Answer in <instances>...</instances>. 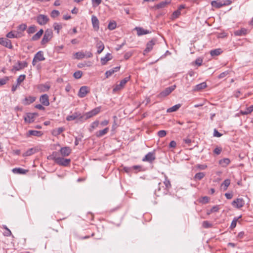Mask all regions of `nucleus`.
<instances>
[{"instance_id": "nucleus-60", "label": "nucleus", "mask_w": 253, "mask_h": 253, "mask_svg": "<svg viewBox=\"0 0 253 253\" xmlns=\"http://www.w3.org/2000/svg\"><path fill=\"white\" fill-rule=\"evenodd\" d=\"M221 151H222V149L221 148L216 147L214 149L213 152L214 154H215L216 155H219L221 153Z\"/></svg>"}, {"instance_id": "nucleus-9", "label": "nucleus", "mask_w": 253, "mask_h": 253, "mask_svg": "<svg viewBox=\"0 0 253 253\" xmlns=\"http://www.w3.org/2000/svg\"><path fill=\"white\" fill-rule=\"evenodd\" d=\"M0 44L9 49H11L13 47L11 41L7 39L3 38H0Z\"/></svg>"}, {"instance_id": "nucleus-35", "label": "nucleus", "mask_w": 253, "mask_h": 253, "mask_svg": "<svg viewBox=\"0 0 253 253\" xmlns=\"http://www.w3.org/2000/svg\"><path fill=\"white\" fill-rule=\"evenodd\" d=\"M230 184V180L229 179H225L221 184V187L224 190H227L228 187Z\"/></svg>"}, {"instance_id": "nucleus-14", "label": "nucleus", "mask_w": 253, "mask_h": 253, "mask_svg": "<svg viewBox=\"0 0 253 253\" xmlns=\"http://www.w3.org/2000/svg\"><path fill=\"white\" fill-rule=\"evenodd\" d=\"M249 31L245 28H242L240 30H237L234 31V34L235 36H245L247 35Z\"/></svg>"}, {"instance_id": "nucleus-17", "label": "nucleus", "mask_w": 253, "mask_h": 253, "mask_svg": "<svg viewBox=\"0 0 253 253\" xmlns=\"http://www.w3.org/2000/svg\"><path fill=\"white\" fill-rule=\"evenodd\" d=\"M130 77H127L123 79L121 81L120 84H117L115 88L114 89V90H119L122 87H123L126 84V83L129 80Z\"/></svg>"}, {"instance_id": "nucleus-40", "label": "nucleus", "mask_w": 253, "mask_h": 253, "mask_svg": "<svg viewBox=\"0 0 253 253\" xmlns=\"http://www.w3.org/2000/svg\"><path fill=\"white\" fill-rule=\"evenodd\" d=\"M99 124V122L98 121H95L93 122V123H92L90 125V128L89 129V131L91 132L93 129L98 127Z\"/></svg>"}, {"instance_id": "nucleus-12", "label": "nucleus", "mask_w": 253, "mask_h": 253, "mask_svg": "<svg viewBox=\"0 0 253 253\" xmlns=\"http://www.w3.org/2000/svg\"><path fill=\"white\" fill-rule=\"evenodd\" d=\"M155 153L154 152H149L143 158L142 161L144 162H148L152 163L155 160Z\"/></svg>"}, {"instance_id": "nucleus-34", "label": "nucleus", "mask_w": 253, "mask_h": 253, "mask_svg": "<svg viewBox=\"0 0 253 253\" xmlns=\"http://www.w3.org/2000/svg\"><path fill=\"white\" fill-rule=\"evenodd\" d=\"M230 163V160L228 158H224L219 161V164L223 167H226Z\"/></svg>"}, {"instance_id": "nucleus-2", "label": "nucleus", "mask_w": 253, "mask_h": 253, "mask_svg": "<svg viewBox=\"0 0 253 253\" xmlns=\"http://www.w3.org/2000/svg\"><path fill=\"white\" fill-rule=\"evenodd\" d=\"M53 37V32L51 29H47L45 30L42 39L41 41V44L44 45L47 43Z\"/></svg>"}, {"instance_id": "nucleus-64", "label": "nucleus", "mask_w": 253, "mask_h": 253, "mask_svg": "<svg viewBox=\"0 0 253 253\" xmlns=\"http://www.w3.org/2000/svg\"><path fill=\"white\" fill-rule=\"evenodd\" d=\"M85 57L86 58H90L92 56V54L90 51H85L84 53Z\"/></svg>"}, {"instance_id": "nucleus-37", "label": "nucleus", "mask_w": 253, "mask_h": 253, "mask_svg": "<svg viewBox=\"0 0 253 253\" xmlns=\"http://www.w3.org/2000/svg\"><path fill=\"white\" fill-rule=\"evenodd\" d=\"M117 27V23L115 21H110L108 25V28L110 30H114Z\"/></svg>"}, {"instance_id": "nucleus-13", "label": "nucleus", "mask_w": 253, "mask_h": 253, "mask_svg": "<svg viewBox=\"0 0 253 253\" xmlns=\"http://www.w3.org/2000/svg\"><path fill=\"white\" fill-rule=\"evenodd\" d=\"M37 114L36 113H27L26 116L24 117L25 122L27 123H33L35 121V118Z\"/></svg>"}, {"instance_id": "nucleus-48", "label": "nucleus", "mask_w": 253, "mask_h": 253, "mask_svg": "<svg viewBox=\"0 0 253 253\" xmlns=\"http://www.w3.org/2000/svg\"><path fill=\"white\" fill-rule=\"evenodd\" d=\"M8 80V77H4L3 78L0 79V86L5 84Z\"/></svg>"}, {"instance_id": "nucleus-45", "label": "nucleus", "mask_w": 253, "mask_h": 253, "mask_svg": "<svg viewBox=\"0 0 253 253\" xmlns=\"http://www.w3.org/2000/svg\"><path fill=\"white\" fill-rule=\"evenodd\" d=\"M26 78V76L25 75H20L17 79V84L19 85L24 81V80Z\"/></svg>"}, {"instance_id": "nucleus-58", "label": "nucleus", "mask_w": 253, "mask_h": 253, "mask_svg": "<svg viewBox=\"0 0 253 253\" xmlns=\"http://www.w3.org/2000/svg\"><path fill=\"white\" fill-rule=\"evenodd\" d=\"M167 4L166 1H162L157 4V7L159 8L164 7Z\"/></svg>"}, {"instance_id": "nucleus-29", "label": "nucleus", "mask_w": 253, "mask_h": 253, "mask_svg": "<svg viewBox=\"0 0 253 253\" xmlns=\"http://www.w3.org/2000/svg\"><path fill=\"white\" fill-rule=\"evenodd\" d=\"M253 111V105H251L250 107L247 108L245 110H241L240 113L243 115H246L250 114Z\"/></svg>"}, {"instance_id": "nucleus-59", "label": "nucleus", "mask_w": 253, "mask_h": 253, "mask_svg": "<svg viewBox=\"0 0 253 253\" xmlns=\"http://www.w3.org/2000/svg\"><path fill=\"white\" fill-rule=\"evenodd\" d=\"M196 167L200 169L204 170L207 168V166L206 165L198 164Z\"/></svg>"}, {"instance_id": "nucleus-8", "label": "nucleus", "mask_w": 253, "mask_h": 253, "mask_svg": "<svg viewBox=\"0 0 253 253\" xmlns=\"http://www.w3.org/2000/svg\"><path fill=\"white\" fill-rule=\"evenodd\" d=\"M156 42V40L155 39H152L150 41H149L147 43L146 47L144 50V54H145L151 51L153 49V46L155 44Z\"/></svg>"}, {"instance_id": "nucleus-42", "label": "nucleus", "mask_w": 253, "mask_h": 253, "mask_svg": "<svg viewBox=\"0 0 253 253\" xmlns=\"http://www.w3.org/2000/svg\"><path fill=\"white\" fill-rule=\"evenodd\" d=\"M53 28L54 29L57 31V34H59V31L62 28V26L61 24H59L58 23H54L53 24Z\"/></svg>"}, {"instance_id": "nucleus-5", "label": "nucleus", "mask_w": 253, "mask_h": 253, "mask_svg": "<svg viewBox=\"0 0 253 253\" xmlns=\"http://www.w3.org/2000/svg\"><path fill=\"white\" fill-rule=\"evenodd\" d=\"M100 110L101 108L100 107H98L88 112H86L84 115V116L85 117V119L87 120L89 118L92 117L96 115L100 112Z\"/></svg>"}, {"instance_id": "nucleus-50", "label": "nucleus", "mask_w": 253, "mask_h": 253, "mask_svg": "<svg viewBox=\"0 0 253 253\" xmlns=\"http://www.w3.org/2000/svg\"><path fill=\"white\" fill-rule=\"evenodd\" d=\"M3 228L5 229V231L3 232V235L5 236H9L11 234L10 230L8 229L5 225H3Z\"/></svg>"}, {"instance_id": "nucleus-15", "label": "nucleus", "mask_w": 253, "mask_h": 253, "mask_svg": "<svg viewBox=\"0 0 253 253\" xmlns=\"http://www.w3.org/2000/svg\"><path fill=\"white\" fill-rule=\"evenodd\" d=\"M79 118L81 120L83 118V116L81 115V114L79 112H75L71 115H69L66 117V120L68 121H71L76 120V119Z\"/></svg>"}, {"instance_id": "nucleus-49", "label": "nucleus", "mask_w": 253, "mask_h": 253, "mask_svg": "<svg viewBox=\"0 0 253 253\" xmlns=\"http://www.w3.org/2000/svg\"><path fill=\"white\" fill-rule=\"evenodd\" d=\"M181 14V11L177 9L174 11L172 15V18L175 19L179 17V16Z\"/></svg>"}, {"instance_id": "nucleus-27", "label": "nucleus", "mask_w": 253, "mask_h": 253, "mask_svg": "<svg viewBox=\"0 0 253 253\" xmlns=\"http://www.w3.org/2000/svg\"><path fill=\"white\" fill-rule=\"evenodd\" d=\"M42 135V132L40 131L30 130L28 132V136L33 135L36 136H41Z\"/></svg>"}, {"instance_id": "nucleus-62", "label": "nucleus", "mask_w": 253, "mask_h": 253, "mask_svg": "<svg viewBox=\"0 0 253 253\" xmlns=\"http://www.w3.org/2000/svg\"><path fill=\"white\" fill-rule=\"evenodd\" d=\"M222 136V134L219 133L216 129L213 131V136L219 137Z\"/></svg>"}, {"instance_id": "nucleus-46", "label": "nucleus", "mask_w": 253, "mask_h": 253, "mask_svg": "<svg viewBox=\"0 0 253 253\" xmlns=\"http://www.w3.org/2000/svg\"><path fill=\"white\" fill-rule=\"evenodd\" d=\"M83 75V72L81 71H78L74 73V77L75 79H80Z\"/></svg>"}, {"instance_id": "nucleus-16", "label": "nucleus", "mask_w": 253, "mask_h": 253, "mask_svg": "<svg viewBox=\"0 0 253 253\" xmlns=\"http://www.w3.org/2000/svg\"><path fill=\"white\" fill-rule=\"evenodd\" d=\"M71 149L69 147H62L60 150V153L62 157L68 156L71 153Z\"/></svg>"}, {"instance_id": "nucleus-21", "label": "nucleus", "mask_w": 253, "mask_h": 253, "mask_svg": "<svg viewBox=\"0 0 253 253\" xmlns=\"http://www.w3.org/2000/svg\"><path fill=\"white\" fill-rule=\"evenodd\" d=\"M97 41L96 47L97 48V52L98 54H100L104 49V45L103 43L101 41H98V38H95Z\"/></svg>"}, {"instance_id": "nucleus-23", "label": "nucleus", "mask_w": 253, "mask_h": 253, "mask_svg": "<svg viewBox=\"0 0 253 253\" xmlns=\"http://www.w3.org/2000/svg\"><path fill=\"white\" fill-rule=\"evenodd\" d=\"M50 86L47 84H41L38 85V88L41 92H46L47 91Z\"/></svg>"}, {"instance_id": "nucleus-25", "label": "nucleus", "mask_w": 253, "mask_h": 253, "mask_svg": "<svg viewBox=\"0 0 253 253\" xmlns=\"http://www.w3.org/2000/svg\"><path fill=\"white\" fill-rule=\"evenodd\" d=\"M35 100V97L33 96H28L27 97L25 98V99L23 100L22 103L24 105H29Z\"/></svg>"}, {"instance_id": "nucleus-55", "label": "nucleus", "mask_w": 253, "mask_h": 253, "mask_svg": "<svg viewBox=\"0 0 253 253\" xmlns=\"http://www.w3.org/2000/svg\"><path fill=\"white\" fill-rule=\"evenodd\" d=\"M167 134L166 131L164 130H161L158 132V135L160 137H163L166 136Z\"/></svg>"}, {"instance_id": "nucleus-3", "label": "nucleus", "mask_w": 253, "mask_h": 253, "mask_svg": "<svg viewBox=\"0 0 253 253\" xmlns=\"http://www.w3.org/2000/svg\"><path fill=\"white\" fill-rule=\"evenodd\" d=\"M28 66V63L26 61H18L16 65L13 66L11 71L15 72L20 71Z\"/></svg>"}, {"instance_id": "nucleus-56", "label": "nucleus", "mask_w": 253, "mask_h": 253, "mask_svg": "<svg viewBox=\"0 0 253 253\" xmlns=\"http://www.w3.org/2000/svg\"><path fill=\"white\" fill-rule=\"evenodd\" d=\"M93 6L99 5L102 2V0H91Z\"/></svg>"}, {"instance_id": "nucleus-26", "label": "nucleus", "mask_w": 253, "mask_h": 253, "mask_svg": "<svg viewBox=\"0 0 253 253\" xmlns=\"http://www.w3.org/2000/svg\"><path fill=\"white\" fill-rule=\"evenodd\" d=\"M43 33V30L42 29H41L32 37L31 40L33 41H38L40 39Z\"/></svg>"}, {"instance_id": "nucleus-1", "label": "nucleus", "mask_w": 253, "mask_h": 253, "mask_svg": "<svg viewBox=\"0 0 253 253\" xmlns=\"http://www.w3.org/2000/svg\"><path fill=\"white\" fill-rule=\"evenodd\" d=\"M56 155L57 154L56 152H53L51 155V157L52 160L54 161L55 163L64 167H67L69 165L71 162V159L57 157Z\"/></svg>"}, {"instance_id": "nucleus-6", "label": "nucleus", "mask_w": 253, "mask_h": 253, "mask_svg": "<svg viewBox=\"0 0 253 253\" xmlns=\"http://www.w3.org/2000/svg\"><path fill=\"white\" fill-rule=\"evenodd\" d=\"M49 21V18L47 16L40 14L37 17V22L40 25H45Z\"/></svg>"}, {"instance_id": "nucleus-7", "label": "nucleus", "mask_w": 253, "mask_h": 253, "mask_svg": "<svg viewBox=\"0 0 253 253\" xmlns=\"http://www.w3.org/2000/svg\"><path fill=\"white\" fill-rule=\"evenodd\" d=\"M176 85H175L167 87L160 93L159 96L161 97L167 96V95H169L172 91H173Z\"/></svg>"}, {"instance_id": "nucleus-28", "label": "nucleus", "mask_w": 253, "mask_h": 253, "mask_svg": "<svg viewBox=\"0 0 253 253\" xmlns=\"http://www.w3.org/2000/svg\"><path fill=\"white\" fill-rule=\"evenodd\" d=\"M207 87V84L206 82H203L202 83H200L196 86H195L193 90L194 91H198L202 89H204Z\"/></svg>"}, {"instance_id": "nucleus-43", "label": "nucleus", "mask_w": 253, "mask_h": 253, "mask_svg": "<svg viewBox=\"0 0 253 253\" xmlns=\"http://www.w3.org/2000/svg\"><path fill=\"white\" fill-rule=\"evenodd\" d=\"M241 217V216H240L239 217H234L233 220H232V222H231V224L230 225V228L233 229H234L236 226V225H237V222L238 221V220Z\"/></svg>"}, {"instance_id": "nucleus-54", "label": "nucleus", "mask_w": 253, "mask_h": 253, "mask_svg": "<svg viewBox=\"0 0 253 253\" xmlns=\"http://www.w3.org/2000/svg\"><path fill=\"white\" fill-rule=\"evenodd\" d=\"M115 73V69H110V70L107 71L105 73L106 78H108L111 76L113 74Z\"/></svg>"}, {"instance_id": "nucleus-63", "label": "nucleus", "mask_w": 253, "mask_h": 253, "mask_svg": "<svg viewBox=\"0 0 253 253\" xmlns=\"http://www.w3.org/2000/svg\"><path fill=\"white\" fill-rule=\"evenodd\" d=\"M195 64L198 66H200L202 65L203 62V60L202 59L198 58L195 60Z\"/></svg>"}, {"instance_id": "nucleus-20", "label": "nucleus", "mask_w": 253, "mask_h": 253, "mask_svg": "<svg viewBox=\"0 0 253 253\" xmlns=\"http://www.w3.org/2000/svg\"><path fill=\"white\" fill-rule=\"evenodd\" d=\"M109 128L108 127H106L102 130L97 131L95 132V135L97 137L100 138L109 132Z\"/></svg>"}, {"instance_id": "nucleus-30", "label": "nucleus", "mask_w": 253, "mask_h": 253, "mask_svg": "<svg viewBox=\"0 0 253 253\" xmlns=\"http://www.w3.org/2000/svg\"><path fill=\"white\" fill-rule=\"evenodd\" d=\"M181 106V105L180 104H176V105L172 106L171 107L168 108L167 110V113H171V112H175V111H177L180 108Z\"/></svg>"}, {"instance_id": "nucleus-11", "label": "nucleus", "mask_w": 253, "mask_h": 253, "mask_svg": "<svg viewBox=\"0 0 253 253\" xmlns=\"http://www.w3.org/2000/svg\"><path fill=\"white\" fill-rule=\"evenodd\" d=\"M91 23L94 30L96 31H98L99 28V21L96 16L92 15Z\"/></svg>"}, {"instance_id": "nucleus-51", "label": "nucleus", "mask_w": 253, "mask_h": 253, "mask_svg": "<svg viewBox=\"0 0 253 253\" xmlns=\"http://www.w3.org/2000/svg\"><path fill=\"white\" fill-rule=\"evenodd\" d=\"M60 14V12L58 10H53L51 11V16L52 17V18H56L58 16H59Z\"/></svg>"}, {"instance_id": "nucleus-31", "label": "nucleus", "mask_w": 253, "mask_h": 253, "mask_svg": "<svg viewBox=\"0 0 253 253\" xmlns=\"http://www.w3.org/2000/svg\"><path fill=\"white\" fill-rule=\"evenodd\" d=\"M12 171L14 173L25 174L28 171V170L18 168L13 169Z\"/></svg>"}, {"instance_id": "nucleus-19", "label": "nucleus", "mask_w": 253, "mask_h": 253, "mask_svg": "<svg viewBox=\"0 0 253 253\" xmlns=\"http://www.w3.org/2000/svg\"><path fill=\"white\" fill-rule=\"evenodd\" d=\"M40 100L41 103L44 106H47L49 105L48 96L46 94L42 95L40 97Z\"/></svg>"}, {"instance_id": "nucleus-38", "label": "nucleus", "mask_w": 253, "mask_h": 253, "mask_svg": "<svg viewBox=\"0 0 253 253\" xmlns=\"http://www.w3.org/2000/svg\"><path fill=\"white\" fill-rule=\"evenodd\" d=\"M37 30V27L35 25L30 26L27 29V32L28 34H32L34 33Z\"/></svg>"}, {"instance_id": "nucleus-22", "label": "nucleus", "mask_w": 253, "mask_h": 253, "mask_svg": "<svg viewBox=\"0 0 253 253\" xmlns=\"http://www.w3.org/2000/svg\"><path fill=\"white\" fill-rule=\"evenodd\" d=\"M34 57L37 59V60L38 62L44 61L45 60V58L43 55V52L42 51H38L35 55Z\"/></svg>"}, {"instance_id": "nucleus-41", "label": "nucleus", "mask_w": 253, "mask_h": 253, "mask_svg": "<svg viewBox=\"0 0 253 253\" xmlns=\"http://www.w3.org/2000/svg\"><path fill=\"white\" fill-rule=\"evenodd\" d=\"M75 58L77 59H81L85 58L84 53L83 52H77L75 54Z\"/></svg>"}, {"instance_id": "nucleus-47", "label": "nucleus", "mask_w": 253, "mask_h": 253, "mask_svg": "<svg viewBox=\"0 0 253 253\" xmlns=\"http://www.w3.org/2000/svg\"><path fill=\"white\" fill-rule=\"evenodd\" d=\"M35 152V150L33 148L29 149L24 154L23 156H29L33 154Z\"/></svg>"}, {"instance_id": "nucleus-33", "label": "nucleus", "mask_w": 253, "mask_h": 253, "mask_svg": "<svg viewBox=\"0 0 253 253\" xmlns=\"http://www.w3.org/2000/svg\"><path fill=\"white\" fill-rule=\"evenodd\" d=\"M211 4L213 7L219 8L224 6L222 1H217L216 0H213L211 2Z\"/></svg>"}, {"instance_id": "nucleus-24", "label": "nucleus", "mask_w": 253, "mask_h": 253, "mask_svg": "<svg viewBox=\"0 0 253 253\" xmlns=\"http://www.w3.org/2000/svg\"><path fill=\"white\" fill-rule=\"evenodd\" d=\"M112 58L111 54L110 53H107L105 57H102L101 58V63L102 65H104L106 64V63L111 60Z\"/></svg>"}, {"instance_id": "nucleus-4", "label": "nucleus", "mask_w": 253, "mask_h": 253, "mask_svg": "<svg viewBox=\"0 0 253 253\" xmlns=\"http://www.w3.org/2000/svg\"><path fill=\"white\" fill-rule=\"evenodd\" d=\"M232 206L237 209H240L244 206L245 202L244 200L242 198H237L232 201L231 203Z\"/></svg>"}, {"instance_id": "nucleus-61", "label": "nucleus", "mask_w": 253, "mask_h": 253, "mask_svg": "<svg viewBox=\"0 0 253 253\" xmlns=\"http://www.w3.org/2000/svg\"><path fill=\"white\" fill-rule=\"evenodd\" d=\"M219 210V206L216 205L213 206L211 209V212H215L218 211Z\"/></svg>"}, {"instance_id": "nucleus-32", "label": "nucleus", "mask_w": 253, "mask_h": 253, "mask_svg": "<svg viewBox=\"0 0 253 253\" xmlns=\"http://www.w3.org/2000/svg\"><path fill=\"white\" fill-rule=\"evenodd\" d=\"M64 130L65 128L63 127L55 128L52 131V134L55 136H58L61 134Z\"/></svg>"}, {"instance_id": "nucleus-57", "label": "nucleus", "mask_w": 253, "mask_h": 253, "mask_svg": "<svg viewBox=\"0 0 253 253\" xmlns=\"http://www.w3.org/2000/svg\"><path fill=\"white\" fill-rule=\"evenodd\" d=\"M203 226L206 228H208L211 227V224L208 221H204L203 222Z\"/></svg>"}, {"instance_id": "nucleus-53", "label": "nucleus", "mask_w": 253, "mask_h": 253, "mask_svg": "<svg viewBox=\"0 0 253 253\" xmlns=\"http://www.w3.org/2000/svg\"><path fill=\"white\" fill-rule=\"evenodd\" d=\"M6 37L8 38H17V35L15 34L12 31H11L6 34Z\"/></svg>"}, {"instance_id": "nucleus-36", "label": "nucleus", "mask_w": 253, "mask_h": 253, "mask_svg": "<svg viewBox=\"0 0 253 253\" xmlns=\"http://www.w3.org/2000/svg\"><path fill=\"white\" fill-rule=\"evenodd\" d=\"M222 52V50L220 48H217L215 49L214 50H211L210 51V54L211 56H218Z\"/></svg>"}, {"instance_id": "nucleus-52", "label": "nucleus", "mask_w": 253, "mask_h": 253, "mask_svg": "<svg viewBox=\"0 0 253 253\" xmlns=\"http://www.w3.org/2000/svg\"><path fill=\"white\" fill-rule=\"evenodd\" d=\"M27 28V25L26 24H22L18 26V30H19L21 32L24 31Z\"/></svg>"}, {"instance_id": "nucleus-39", "label": "nucleus", "mask_w": 253, "mask_h": 253, "mask_svg": "<svg viewBox=\"0 0 253 253\" xmlns=\"http://www.w3.org/2000/svg\"><path fill=\"white\" fill-rule=\"evenodd\" d=\"M164 184L166 186V188L169 190L171 188V184L170 181L168 179L167 176L165 175V180L164 181Z\"/></svg>"}, {"instance_id": "nucleus-18", "label": "nucleus", "mask_w": 253, "mask_h": 253, "mask_svg": "<svg viewBox=\"0 0 253 253\" xmlns=\"http://www.w3.org/2000/svg\"><path fill=\"white\" fill-rule=\"evenodd\" d=\"M137 31V34L138 36H141L144 35L151 33V31L147 30H145L143 28L136 27L134 29Z\"/></svg>"}, {"instance_id": "nucleus-10", "label": "nucleus", "mask_w": 253, "mask_h": 253, "mask_svg": "<svg viewBox=\"0 0 253 253\" xmlns=\"http://www.w3.org/2000/svg\"><path fill=\"white\" fill-rule=\"evenodd\" d=\"M88 92L89 89L88 87L86 86H83L80 88L78 92V96L80 98L84 97Z\"/></svg>"}, {"instance_id": "nucleus-44", "label": "nucleus", "mask_w": 253, "mask_h": 253, "mask_svg": "<svg viewBox=\"0 0 253 253\" xmlns=\"http://www.w3.org/2000/svg\"><path fill=\"white\" fill-rule=\"evenodd\" d=\"M205 176V174L204 172H198L194 176V178L197 180H201Z\"/></svg>"}]
</instances>
